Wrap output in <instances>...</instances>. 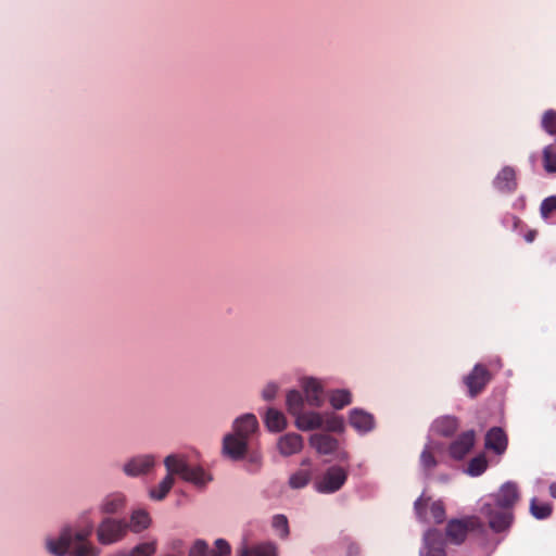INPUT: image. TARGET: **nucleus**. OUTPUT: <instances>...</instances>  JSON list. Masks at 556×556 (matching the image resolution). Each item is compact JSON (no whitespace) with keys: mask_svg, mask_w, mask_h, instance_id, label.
I'll list each match as a JSON object with an SVG mask.
<instances>
[{"mask_svg":"<svg viewBox=\"0 0 556 556\" xmlns=\"http://www.w3.org/2000/svg\"><path fill=\"white\" fill-rule=\"evenodd\" d=\"M298 382L300 389H290L286 393V409L300 431L319 430L324 415L316 409L325 404L326 382L313 376H302Z\"/></svg>","mask_w":556,"mask_h":556,"instance_id":"1","label":"nucleus"},{"mask_svg":"<svg viewBox=\"0 0 556 556\" xmlns=\"http://www.w3.org/2000/svg\"><path fill=\"white\" fill-rule=\"evenodd\" d=\"M164 465L168 471L167 476L156 488L150 490V497L155 501H162L166 497L175 482L173 475H179L185 481L198 486H203L212 480V477L203 468L191 467L182 457L174 454L165 458Z\"/></svg>","mask_w":556,"mask_h":556,"instance_id":"2","label":"nucleus"},{"mask_svg":"<svg viewBox=\"0 0 556 556\" xmlns=\"http://www.w3.org/2000/svg\"><path fill=\"white\" fill-rule=\"evenodd\" d=\"M517 485L506 482L498 493L489 496L481 507V513L489 519V525L494 531H502L511 522L510 508L518 501Z\"/></svg>","mask_w":556,"mask_h":556,"instance_id":"3","label":"nucleus"},{"mask_svg":"<svg viewBox=\"0 0 556 556\" xmlns=\"http://www.w3.org/2000/svg\"><path fill=\"white\" fill-rule=\"evenodd\" d=\"M91 533V523L75 532L65 528L58 540L47 541V548L54 556H64L70 549L75 556H98L99 549L87 542Z\"/></svg>","mask_w":556,"mask_h":556,"instance_id":"4","label":"nucleus"},{"mask_svg":"<svg viewBox=\"0 0 556 556\" xmlns=\"http://www.w3.org/2000/svg\"><path fill=\"white\" fill-rule=\"evenodd\" d=\"M222 455L231 460L243 458V416L235 419L232 431L223 438Z\"/></svg>","mask_w":556,"mask_h":556,"instance_id":"5","label":"nucleus"},{"mask_svg":"<svg viewBox=\"0 0 556 556\" xmlns=\"http://www.w3.org/2000/svg\"><path fill=\"white\" fill-rule=\"evenodd\" d=\"M127 521L125 519L104 518L97 529L98 541L103 545H110L122 541L127 534Z\"/></svg>","mask_w":556,"mask_h":556,"instance_id":"6","label":"nucleus"},{"mask_svg":"<svg viewBox=\"0 0 556 556\" xmlns=\"http://www.w3.org/2000/svg\"><path fill=\"white\" fill-rule=\"evenodd\" d=\"M348 479V472L342 467L331 466L315 483V489L319 493L331 494L339 491Z\"/></svg>","mask_w":556,"mask_h":556,"instance_id":"7","label":"nucleus"},{"mask_svg":"<svg viewBox=\"0 0 556 556\" xmlns=\"http://www.w3.org/2000/svg\"><path fill=\"white\" fill-rule=\"evenodd\" d=\"M444 444L442 442L429 439L420 454V467L429 473L439 463V457L444 454Z\"/></svg>","mask_w":556,"mask_h":556,"instance_id":"8","label":"nucleus"},{"mask_svg":"<svg viewBox=\"0 0 556 556\" xmlns=\"http://www.w3.org/2000/svg\"><path fill=\"white\" fill-rule=\"evenodd\" d=\"M276 447L282 457H290L301 453L304 447V439L296 432H288L277 439Z\"/></svg>","mask_w":556,"mask_h":556,"instance_id":"9","label":"nucleus"},{"mask_svg":"<svg viewBox=\"0 0 556 556\" xmlns=\"http://www.w3.org/2000/svg\"><path fill=\"white\" fill-rule=\"evenodd\" d=\"M424 543L420 556H445L444 539L438 530H428L424 535Z\"/></svg>","mask_w":556,"mask_h":556,"instance_id":"10","label":"nucleus"},{"mask_svg":"<svg viewBox=\"0 0 556 556\" xmlns=\"http://www.w3.org/2000/svg\"><path fill=\"white\" fill-rule=\"evenodd\" d=\"M314 475L313 462L311 458L301 460V468L292 472L288 480V485L293 490L305 488L312 480Z\"/></svg>","mask_w":556,"mask_h":556,"instance_id":"11","label":"nucleus"},{"mask_svg":"<svg viewBox=\"0 0 556 556\" xmlns=\"http://www.w3.org/2000/svg\"><path fill=\"white\" fill-rule=\"evenodd\" d=\"M428 498H425L424 495H421L416 502H415V511L417 517L422 520L429 522L430 520H433L437 523H441L445 518V510L441 502H433L430 506V516H428L424 511V507L427 505Z\"/></svg>","mask_w":556,"mask_h":556,"instance_id":"12","label":"nucleus"},{"mask_svg":"<svg viewBox=\"0 0 556 556\" xmlns=\"http://www.w3.org/2000/svg\"><path fill=\"white\" fill-rule=\"evenodd\" d=\"M493 187L502 193H513L517 189L516 170L510 166L503 167L493 180Z\"/></svg>","mask_w":556,"mask_h":556,"instance_id":"13","label":"nucleus"},{"mask_svg":"<svg viewBox=\"0 0 556 556\" xmlns=\"http://www.w3.org/2000/svg\"><path fill=\"white\" fill-rule=\"evenodd\" d=\"M154 466V457L152 455H139L129 459L124 465V472L127 476L137 477L149 472Z\"/></svg>","mask_w":556,"mask_h":556,"instance_id":"14","label":"nucleus"},{"mask_svg":"<svg viewBox=\"0 0 556 556\" xmlns=\"http://www.w3.org/2000/svg\"><path fill=\"white\" fill-rule=\"evenodd\" d=\"M475 443V432L472 430L460 434L451 445L450 454L455 459L464 458L472 448Z\"/></svg>","mask_w":556,"mask_h":556,"instance_id":"15","label":"nucleus"},{"mask_svg":"<svg viewBox=\"0 0 556 556\" xmlns=\"http://www.w3.org/2000/svg\"><path fill=\"white\" fill-rule=\"evenodd\" d=\"M489 381L488 370L481 366L476 365L472 372L465 378V383L469 389L471 396L477 395Z\"/></svg>","mask_w":556,"mask_h":556,"instance_id":"16","label":"nucleus"},{"mask_svg":"<svg viewBox=\"0 0 556 556\" xmlns=\"http://www.w3.org/2000/svg\"><path fill=\"white\" fill-rule=\"evenodd\" d=\"M350 424L359 433H367L375 427V420L369 413L354 408L350 413Z\"/></svg>","mask_w":556,"mask_h":556,"instance_id":"17","label":"nucleus"},{"mask_svg":"<svg viewBox=\"0 0 556 556\" xmlns=\"http://www.w3.org/2000/svg\"><path fill=\"white\" fill-rule=\"evenodd\" d=\"M309 445L323 455H329L337 448V440L328 434L315 433L309 437Z\"/></svg>","mask_w":556,"mask_h":556,"instance_id":"18","label":"nucleus"},{"mask_svg":"<svg viewBox=\"0 0 556 556\" xmlns=\"http://www.w3.org/2000/svg\"><path fill=\"white\" fill-rule=\"evenodd\" d=\"M264 422L270 432H281L288 427L286 415L276 408H268L266 410Z\"/></svg>","mask_w":556,"mask_h":556,"instance_id":"19","label":"nucleus"},{"mask_svg":"<svg viewBox=\"0 0 556 556\" xmlns=\"http://www.w3.org/2000/svg\"><path fill=\"white\" fill-rule=\"evenodd\" d=\"M485 446L501 454L506 450L507 438L501 428H492L485 437Z\"/></svg>","mask_w":556,"mask_h":556,"instance_id":"20","label":"nucleus"},{"mask_svg":"<svg viewBox=\"0 0 556 556\" xmlns=\"http://www.w3.org/2000/svg\"><path fill=\"white\" fill-rule=\"evenodd\" d=\"M263 464V456L260 448L245 440V470L257 472Z\"/></svg>","mask_w":556,"mask_h":556,"instance_id":"21","label":"nucleus"},{"mask_svg":"<svg viewBox=\"0 0 556 556\" xmlns=\"http://www.w3.org/2000/svg\"><path fill=\"white\" fill-rule=\"evenodd\" d=\"M151 523L149 514L143 509H136L131 513L129 521H127V530L134 533H140L148 529Z\"/></svg>","mask_w":556,"mask_h":556,"instance_id":"22","label":"nucleus"},{"mask_svg":"<svg viewBox=\"0 0 556 556\" xmlns=\"http://www.w3.org/2000/svg\"><path fill=\"white\" fill-rule=\"evenodd\" d=\"M457 429V420L454 417L451 416H444L441 418H438L433 421L431 426V431L443 435V437H450L452 435L455 430Z\"/></svg>","mask_w":556,"mask_h":556,"instance_id":"23","label":"nucleus"},{"mask_svg":"<svg viewBox=\"0 0 556 556\" xmlns=\"http://www.w3.org/2000/svg\"><path fill=\"white\" fill-rule=\"evenodd\" d=\"M468 525L462 520H452L447 525L446 534L455 543H462L467 535Z\"/></svg>","mask_w":556,"mask_h":556,"instance_id":"24","label":"nucleus"},{"mask_svg":"<svg viewBox=\"0 0 556 556\" xmlns=\"http://www.w3.org/2000/svg\"><path fill=\"white\" fill-rule=\"evenodd\" d=\"M125 506V497L121 493L108 495L101 505V511L104 514H115L122 510Z\"/></svg>","mask_w":556,"mask_h":556,"instance_id":"25","label":"nucleus"},{"mask_svg":"<svg viewBox=\"0 0 556 556\" xmlns=\"http://www.w3.org/2000/svg\"><path fill=\"white\" fill-rule=\"evenodd\" d=\"M245 556H279V552L275 543L264 542L245 548Z\"/></svg>","mask_w":556,"mask_h":556,"instance_id":"26","label":"nucleus"},{"mask_svg":"<svg viewBox=\"0 0 556 556\" xmlns=\"http://www.w3.org/2000/svg\"><path fill=\"white\" fill-rule=\"evenodd\" d=\"M329 402L334 409H342L351 404L352 395L349 390L337 389L329 393Z\"/></svg>","mask_w":556,"mask_h":556,"instance_id":"27","label":"nucleus"},{"mask_svg":"<svg viewBox=\"0 0 556 556\" xmlns=\"http://www.w3.org/2000/svg\"><path fill=\"white\" fill-rule=\"evenodd\" d=\"M324 415V422L323 427L320 429L331 431V432H341L344 429V421L341 417L331 414V413H325Z\"/></svg>","mask_w":556,"mask_h":556,"instance_id":"28","label":"nucleus"},{"mask_svg":"<svg viewBox=\"0 0 556 556\" xmlns=\"http://www.w3.org/2000/svg\"><path fill=\"white\" fill-rule=\"evenodd\" d=\"M530 511L536 519H545L552 514V505L539 502L536 498H532L530 503Z\"/></svg>","mask_w":556,"mask_h":556,"instance_id":"29","label":"nucleus"},{"mask_svg":"<svg viewBox=\"0 0 556 556\" xmlns=\"http://www.w3.org/2000/svg\"><path fill=\"white\" fill-rule=\"evenodd\" d=\"M271 527L277 535L281 539H287L289 535V523L285 515H275L271 519Z\"/></svg>","mask_w":556,"mask_h":556,"instance_id":"30","label":"nucleus"},{"mask_svg":"<svg viewBox=\"0 0 556 556\" xmlns=\"http://www.w3.org/2000/svg\"><path fill=\"white\" fill-rule=\"evenodd\" d=\"M543 164L547 173H556V147L547 146L543 150Z\"/></svg>","mask_w":556,"mask_h":556,"instance_id":"31","label":"nucleus"},{"mask_svg":"<svg viewBox=\"0 0 556 556\" xmlns=\"http://www.w3.org/2000/svg\"><path fill=\"white\" fill-rule=\"evenodd\" d=\"M486 467V459L483 456H478L470 460L466 472L472 477H477L483 473Z\"/></svg>","mask_w":556,"mask_h":556,"instance_id":"32","label":"nucleus"},{"mask_svg":"<svg viewBox=\"0 0 556 556\" xmlns=\"http://www.w3.org/2000/svg\"><path fill=\"white\" fill-rule=\"evenodd\" d=\"M156 552V542H144L136 545L131 551V556H152Z\"/></svg>","mask_w":556,"mask_h":556,"instance_id":"33","label":"nucleus"},{"mask_svg":"<svg viewBox=\"0 0 556 556\" xmlns=\"http://www.w3.org/2000/svg\"><path fill=\"white\" fill-rule=\"evenodd\" d=\"M542 128L548 132L549 135L556 134V111L547 110L543 116L541 122Z\"/></svg>","mask_w":556,"mask_h":556,"instance_id":"34","label":"nucleus"},{"mask_svg":"<svg viewBox=\"0 0 556 556\" xmlns=\"http://www.w3.org/2000/svg\"><path fill=\"white\" fill-rule=\"evenodd\" d=\"M231 552L229 543L224 539H217L214 543V548H208L207 556H228Z\"/></svg>","mask_w":556,"mask_h":556,"instance_id":"35","label":"nucleus"},{"mask_svg":"<svg viewBox=\"0 0 556 556\" xmlns=\"http://www.w3.org/2000/svg\"><path fill=\"white\" fill-rule=\"evenodd\" d=\"M553 212H556V195L544 199L540 206L541 216L545 220Z\"/></svg>","mask_w":556,"mask_h":556,"instance_id":"36","label":"nucleus"},{"mask_svg":"<svg viewBox=\"0 0 556 556\" xmlns=\"http://www.w3.org/2000/svg\"><path fill=\"white\" fill-rule=\"evenodd\" d=\"M208 545L203 540H197L189 551L188 556H207Z\"/></svg>","mask_w":556,"mask_h":556,"instance_id":"37","label":"nucleus"},{"mask_svg":"<svg viewBox=\"0 0 556 556\" xmlns=\"http://www.w3.org/2000/svg\"><path fill=\"white\" fill-rule=\"evenodd\" d=\"M278 389H279V387L277 383H275V382L267 383L262 391L263 399L266 401L274 400L277 395Z\"/></svg>","mask_w":556,"mask_h":556,"instance_id":"38","label":"nucleus"},{"mask_svg":"<svg viewBox=\"0 0 556 556\" xmlns=\"http://www.w3.org/2000/svg\"><path fill=\"white\" fill-rule=\"evenodd\" d=\"M258 429V421L253 414H245V435L255 432Z\"/></svg>","mask_w":556,"mask_h":556,"instance_id":"39","label":"nucleus"},{"mask_svg":"<svg viewBox=\"0 0 556 556\" xmlns=\"http://www.w3.org/2000/svg\"><path fill=\"white\" fill-rule=\"evenodd\" d=\"M549 494L553 498H556V482L549 484Z\"/></svg>","mask_w":556,"mask_h":556,"instance_id":"40","label":"nucleus"},{"mask_svg":"<svg viewBox=\"0 0 556 556\" xmlns=\"http://www.w3.org/2000/svg\"><path fill=\"white\" fill-rule=\"evenodd\" d=\"M527 240H528V241H532V240H533V235H532V233L528 235V236H527Z\"/></svg>","mask_w":556,"mask_h":556,"instance_id":"41","label":"nucleus"},{"mask_svg":"<svg viewBox=\"0 0 556 556\" xmlns=\"http://www.w3.org/2000/svg\"><path fill=\"white\" fill-rule=\"evenodd\" d=\"M238 553L243 556V547L241 549L238 551Z\"/></svg>","mask_w":556,"mask_h":556,"instance_id":"42","label":"nucleus"}]
</instances>
